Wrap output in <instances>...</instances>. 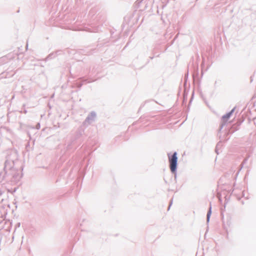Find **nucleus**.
Listing matches in <instances>:
<instances>
[{
	"label": "nucleus",
	"mask_w": 256,
	"mask_h": 256,
	"mask_svg": "<svg viewBox=\"0 0 256 256\" xmlns=\"http://www.w3.org/2000/svg\"><path fill=\"white\" fill-rule=\"evenodd\" d=\"M208 217H209V214H208Z\"/></svg>",
	"instance_id": "nucleus-3"
},
{
	"label": "nucleus",
	"mask_w": 256,
	"mask_h": 256,
	"mask_svg": "<svg viewBox=\"0 0 256 256\" xmlns=\"http://www.w3.org/2000/svg\"><path fill=\"white\" fill-rule=\"evenodd\" d=\"M177 153L174 152L171 158H169L170 166L172 172H174L176 170L177 166Z\"/></svg>",
	"instance_id": "nucleus-1"
},
{
	"label": "nucleus",
	"mask_w": 256,
	"mask_h": 256,
	"mask_svg": "<svg viewBox=\"0 0 256 256\" xmlns=\"http://www.w3.org/2000/svg\"><path fill=\"white\" fill-rule=\"evenodd\" d=\"M230 113H228V114H226V115L223 116L222 118L224 120H227L230 118Z\"/></svg>",
	"instance_id": "nucleus-2"
}]
</instances>
